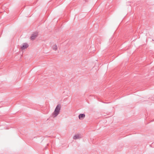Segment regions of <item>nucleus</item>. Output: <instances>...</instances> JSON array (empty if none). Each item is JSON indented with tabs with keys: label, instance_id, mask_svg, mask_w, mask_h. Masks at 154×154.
<instances>
[{
	"label": "nucleus",
	"instance_id": "423d86ee",
	"mask_svg": "<svg viewBox=\"0 0 154 154\" xmlns=\"http://www.w3.org/2000/svg\"><path fill=\"white\" fill-rule=\"evenodd\" d=\"M57 49V46L56 45H54L53 47V49L55 51H56Z\"/></svg>",
	"mask_w": 154,
	"mask_h": 154
},
{
	"label": "nucleus",
	"instance_id": "39448f33",
	"mask_svg": "<svg viewBox=\"0 0 154 154\" xmlns=\"http://www.w3.org/2000/svg\"><path fill=\"white\" fill-rule=\"evenodd\" d=\"M85 115L84 114H80L79 115V117L80 119H82L85 117Z\"/></svg>",
	"mask_w": 154,
	"mask_h": 154
},
{
	"label": "nucleus",
	"instance_id": "20e7f679",
	"mask_svg": "<svg viewBox=\"0 0 154 154\" xmlns=\"http://www.w3.org/2000/svg\"><path fill=\"white\" fill-rule=\"evenodd\" d=\"M81 135L79 134H75L73 137V139L74 140H76L77 139H79L81 138Z\"/></svg>",
	"mask_w": 154,
	"mask_h": 154
},
{
	"label": "nucleus",
	"instance_id": "f03ea898",
	"mask_svg": "<svg viewBox=\"0 0 154 154\" xmlns=\"http://www.w3.org/2000/svg\"><path fill=\"white\" fill-rule=\"evenodd\" d=\"M38 35V33L35 32L33 33L31 35L30 38L31 40H34L35 38Z\"/></svg>",
	"mask_w": 154,
	"mask_h": 154
},
{
	"label": "nucleus",
	"instance_id": "7ed1b4c3",
	"mask_svg": "<svg viewBox=\"0 0 154 154\" xmlns=\"http://www.w3.org/2000/svg\"><path fill=\"white\" fill-rule=\"evenodd\" d=\"M29 45L28 44L26 43H24L23 44L22 46L21 47V49L22 50H23L25 49H26L28 48Z\"/></svg>",
	"mask_w": 154,
	"mask_h": 154
},
{
	"label": "nucleus",
	"instance_id": "f257e3e1",
	"mask_svg": "<svg viewBox=\"0 0 154 154\" xmlns=\"http://www.w3.org/2000/svg\"><path fill=\"white\" fill-rule=\"evenodd\" d=\"M61 108V104H58L57 105L54 112L52 113V116L53 117H56L59 114Z\"/></svg>",
	"mask_w": 154,
	"mask_h": 154
}]
</instances>
